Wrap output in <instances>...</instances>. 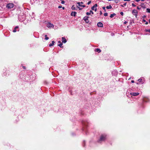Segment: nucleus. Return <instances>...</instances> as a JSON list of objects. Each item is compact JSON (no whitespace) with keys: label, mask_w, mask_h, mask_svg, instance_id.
<instances>
[{"label":"nucleus","mask_w":150,"mask_h":150,"mask_svg":"<svg viewBox=\"0 0 150 150\" xmlns=\"http://www.w3.org/2000/svg\"><path fill=\"white\" fill-rule=\"evenodd\" d=\"M102 14V13L101 11L100 12V15H101Z\"/></svg>","instance_id":"obj_36"},{"label":"nucleus","mask_w":150,"mask_h":150,"mask_svg":"<svg viewBox=\"0 0 150 150\" xmlns=\"http://www.w3.org/2000/svg\"><path fill=\"white\" fill-rule=\"evenodd\" d=\"M62 41L63 43H65L67 42L66 40L64 37L62 38Z\"/></svg>","instance_id":"obj_10"},{"label":"nucleus","mask_w":150,"mask_h":150,"mask_svg":"<svg viewBox=\"0 0 150 150\" xmlns=\"http://www.w3.org/2000/svg\"><path fill=\"white\" fill-rule=\"evenodd\" d=\"M71 9L73 10H76V8L74 6H72L71 7Z\"/></svg>","instance_id":"obj_17"},{"label":"nucleus","mask_w":150,"mask_h":150,"mask_svg":"<svg viewBox=\"0 0 150 150\" xmlns=\"http://www.w3.org/2000/svg\"><path fill=\"white\" fill-rule=\"evenodd\" d=\"M148 24V22H146V23H145V24L147 25Z\"/></svg>","instance_id":"obj_42"},{"label":"nucleus","mask_w":150,"mask_h":150,"mask_svg":"<svg viewBox=\"0 0 150 150\" xmlns=\"http://www.w3.org/2000/svg\"><path fill=\"white\" fill-rule=\"evenodd\" d=\"M95 7H93V6H92V7H91V9L92 10H95V11H96V10H97V9L96 8H95Z\"/></svg>","instance_id":"obj_14"},{"label":"nucleus","mask_w":150,"mask_h":150,"mask_svg":"<svg viewBox=\"0 0 150 150\" xmlns=\"http://www.w3.org/2000/svg\"><path fill=\"white\" fill-rule=\"evenodd\" d=\"M83 125H85V124H84V123H83Z\"/></svg>","instance_id":"obj_50"},{"label":"nucleus","mask_w":150,"mask_h":150,"mask_svg":"<svg viewBox=\"0 0 150 150\" xmlns=\"http://www.w3.org/2000/svg\"><path fill=\"white\" fill-rule=\"evenodd\" d=\"M106 8L108 9H111L112 8V7L111 5H109V6H107Z\"/></svg>","instance_id":"obj_13"},{"label":"nucleus","mask_w":150,"mask_h":150,"mask_svg":"<svg viewBox=\"0 0 150 150\" xmlns=\"http://www.w3.org/2000/svg\"><path fill=\"white\" fill-rule=\"evenodd\" d=\"M137 11L136 10L134 9L132 11V13L133 15L136 16L137 13Z\"/></svg>","instance_id":"obj_6"},{"label":"nucleus","mask_w":150,"mask_h":150,"mask_svg":"<svg viewBox=\"0 0 150 150\" xmlns=\"http://www.w3.org/2000/svg\"><path fill=\"white\" fill-rule=\"evenodd\" d=\"M90 14L91 13L93 14V13L92 11H90Z\"/></svg>","instance_id":"obj_31"},{"label":"nucleus","mask_w":150,"mask_h":150,"mask_svg":"<svg viewBox=\"0 0 150 150\" xmlns=\"http://www.w3.org/2000/svg\"><path fill=\"white\" fill-rule=\"evenodd\" d=\"M62 44L61 43L60 44H59L58 45V46H59V47H62Z\"/></svg>","instance_id":"obj_19"},{"label":"nucleus","mask_w":150,"mask_h":150,"mask_svg":"<svg viewBox=\"0 0 150 150\" xmlns=\"http://www.w3.org/2000/svg\"><path fill=\"white\" fill-rule=\"evenodd\" d=\"M120 14L121 15L123 16V12H121L120 13Z\"/></svg>","instance_id":"obj_33"},{"label":"nucleus","mask_w":150,"mask_h":150,"mask_svg":"<svg viewBox=\"0 0 150 150\" xmlns=\"http://www.w3.org/2000/svg\"><path fill=\"white\" fill-rule=\"evenodd\" d=\"M130 94L132 96H137L139 94V93H134V92H132V93H130Z\"/></svg>","instance_id":"obj_4"},{"label":"nucleus","mask_w":150,"mask_h":150,"mask_svg":"<svg viewBox=\"0 0 150 150\" xmlns=\"http://www.w3.org/2000/svg\"><path fill=\"white\" fill-rule=\"evenodd\" d=\"M47 26L48 27V28H50V27H52V28H53L54 27V25L50 23H48L47 24Z\"/></svg>","instance_id":"obj_5"},{"label":"nucleus","mask_w":150,"mask_h":150,"mask_svg":"<svg viewBox=\"0 0 150 150\" xmlns=\"http://www.w3.org/2000/svg\"><path fill=\"white\" fill-rule=\"evenodd\" d=\"M89 17L87 16H85L83 18V20L85 21L86 23H88L89 22V20H88Z\"/></svg>","instance_id":"obj_3"},{"label":"nucleus","mask_w":150,"mask_h":150,"mask_svg":"<svg viewBox=\"0 0 150 150\" xmlns=\"http://www.w3.org/2000/svg\"><path fill=\"white\" fill-rule=\"evenodd\" d=\"M104 16H108V13H105L104 14Z\"/></svg>","instance_id":"obj_23"},{"label":"nucleus","mask_w":150,"mask_h":150,"mask_svg":"<svg viewBox=\"0 0 150 150\" xmlns=\"http://www.w3.org/2000/svg\"><path fill=\"white\" fill-rule=\"evenodd\" d=\"M90 14V13H89V12H87L86 13V14L87 15V16H89Z\"/></svg>","instance_id":"obj_22"},{"label":"nucleus","mask_w":150,"mask_h":150,"mask_svg":"<svg viewBox=\"0 0 150 150\" xmlns=\"http://www.w3.org/2000/svg\"><path fill=\"white\" fill-rule=\"evenodd\" d=\"M142 79H140L138 80V81L139 82H141L142 81Z\"/></svg>","instance_id":"obj_21"},{"label":"nucleus","mask_w":150,"mask_h":150,"mask_svg":"<svg viewBox=\"0 0 150 150\" xmlns=\"http://www.w3.org/2000/svg\"><path fill=\"white\" fill-rule=\"evenodd\" d=\"M105 7H103V9L105 11H106L105 9Z\"/></svg>","instance_id":"obj_27"},{"label":"nucleus","mask_w":150,"mask_h":150,"mask_svg":"<svg viewBox=\"0 0 150 150\" xmlns=\"http://www.w3.org/2000/svg\"><path fill=\"white\" fill-rule=\"evenodd\" d=\"M130 0H124V1H129Z\"/></svg>","instance_id":"obj_38"},{"label":"nucleus","mask_w":150,"mask_h":150,"mask_svg":"<svg viewBox=\"0 0 150 150\" xmlns=\"http://www.w3.org/2000/svg\"><path fill=\"white\" fill-rule=\"evenodd\" d=\"M45 40H48L49 38L47 37V35H45Z\"/></svg>","instance_id":"obj_18"},{"label":"nucleus","mask_w":150,"mask_h":150,"mask_svg":"<svg viewBox=\"0 0 150 150\" xmlns=\"http://www.w3.org/2000/svg\"><path fill=\"white\" fill-rule=\"evenodd\" d=\"M146 32H148L150 33V29L149 30H146Z\"/></svg>","instance_id":"obj_24"},{"label":"nucleus","mask_w":150,"mask_h":150,"mask_svg":"<svg viewBox=\"0 0 150 150\" xmlns=\"http://www.w3.org/2000/svg\"><path fill=\"white\" fill-rule=\"evenodd\" d=\"M116 14L115 13H113V14H111L110 15V17L111 18H112L114 16H115Z\"/></svg>","instance_id":"obj_12"},{"label":"nucleus","mask_w":150,"mask_h":150,"mask_svg":"<svg viewBox=\"0 0 150 150\" xmlns=\"http://www.w3.org/2000/svg\"><path fill=\"white\" fill-rule=\"evenodd\" d=\"M134 81H133V80H132V81H131V82H132V83H134Z\"/></svg>","instance_id":"obj_39"},{"label":"nucleus","mask_w":150,"mask_h":150,"mask_svg":"<svg viewBox=\"0 0 150 150\" xmlns=\"http://www.w3.org/2000/svg\"><path fill=\"white\" fill-rule=\"evenodd\" d=\"M137 9L138 10H139L141 9V8H139V7H137Z\"/></svg>","instance_id":"obj_34"},{"label":"nucleus","mask_w":150,"mask_h":150,"mask_svg":"<svg viewBox=\"0 0 150 150\" xmlns=\"http://www.w3.org/2000/svg\"><path fill=\"white\" fill-rule=\"evenodd\" d=\"M78 8H79V10H81L82 9L81 8H80L79 7H78Z\"/></svg>","instance_id":"obj_41"},{"label":"nucleus","mask_w":150,"mask_h":150,"mask_svg":"<svg viewBox=\"0 0 150 150\" xmlns=\"http://www.w3.org/2000/svg\"><path fill=\"white\" fill-rule=\"evenodd\" d=\"M132 6H134V7H135L136 6V5H135L133 3H132Z\"/></svg>","instance_id":"obj_28"},{"label":"nucleus","mask_w":150,"mask_h":150,"mask_svg":"<svg viewBox=\"0 0 150 150\" xmlns=\"http://www.w3.org/2000/svg\"><path fill=\"white\" fill-rule=\"evenodd\" d=\"M106 135H102L101 136L100 139L98 140V142H101L102 141H104L106 139Z\"/></svg>","instance_id":"obj_1"},{"label":"nucleus","mask_w":150,"mask_h":150,"mask_svg":"<svg viewBox=\"0 0 150 150\" xmlns=\"http://www.w3.org/2000/svg\"><path fill=\"white\" fill-rule=\"evenodd\" d=\"M14 6L13 3H9L7 4L6 7L8 9H11Z\"/></svg>","instance_id":"obj_2"},{"label":"nucleus","mask_w":150,"mask_h":150,"mask_svg":"<svg viewBox=\"0 0 150 150\" xmlns=\"http://www.w3.org/2000/svg\"><path fill=\"white\" fill-rule=\"evenodd\" d=\"M62 9H64V7H62Z\"/></svg>","instance_id":"obj_47"},{"label":"nucleus","mask_w":150,"mask_h":150,"mask_svg":"<svg viewBox=\"0 0 150 150\" xmlns=\"http://www.w3.org/2000/svg\"><path fill=\"white\" fill-rule=\"evenodd\" d=\"M126 3H125V4H124V6H126Z\"/></svg>","instance_id":"obj_44"},{"label":"nucleus","mask_w":150,"mask_h":150,"mask_svg":"<svg viewBox=\"0 0 150 150\" xmlns=\"http://www.w3.org/2000/svg\"><path fill=\"white\" fill-rule=\"evenodd\" d=\"M54 41H52V43H50L49 44V46L50 47H51L52 46H53L54 45Z\"/></svg>","instance_id":"obj_11"},{"label":"nucleus","mask_w":150,"mask_h":150,"mask_svg":"<svg viewBox=\"0 0 150 150\" xmlns=\"http://www.w3.org/2000/svg\"><path fill=\"white\" fill-rule=\"evenodd\" d=\"M16 29H15H15H14L13 30V32H16Z\"/></svg>","instance_id":"obj_29"},{"label":"nucleus","mask_w":150,"mask_h":150,"mask_svg":"<svg viewBox=\"0 0 150 150\" xmlns=\"http://www.w3.org/2000/svg\"><path fill=\"white\" fill-rule=\"evenodd\" d=\"M77 4L79 5V6L82 7H85V6L84 5H81V4H83V2H78L77 3Z\"/></svg>","instance_id":"obj_7"},{"label":"nucleus","mask_w":150,"mask_h":150,"mask_svg":"<svg viewBox=\"0 0 150 150\" xmlns=\"http://www.w3.org/2000/svg\"><path fill=\"white\" fill-rule=\"evenodd\" d=\"M97 25L98 27H102L103 26V23L101 22H98L97 24Z\"/></svg>","instance_id":"obj_9"},{"label":"nucleus","mask_w":150,"mask_h":150,"mask_svg":"<svg viewBox=\"0 0 150 150\" xmlns=\"http://www.w3.org/2000/svg\"><path fill=\"white\" fill-rule=\"evenodd\" d=\"M93 6L95 8L97 6V4H96L94 6Z\"/></svg>","instance_id":"obj_26"},{"label":"nucleus","mask_w":150,"mask_h":150,"mask_svg":"<svg viewBox=\"0 0 150 150\" xmlns=\"http://www.w3.org/2000/svg\"><path fill=\"white\" fill-rule=\"evenodd\" d=\"M149 23H150V20H149Z\"/></svg>","instance_id":"obj_51"},{"label":"nucleus","mask_w":150,"mask_h":150,"mask_svg":"<svg viewBox=\"0 0 150 150\" xmlns=\"http://www.w3.org/2000/svg\"><path fill=\"white\" fill-rule=\"evenodd\" d=\"M141 1H144V0H141Z\"/></svg>","instance_id":"obj_48"},{"label":"nucleus","mask_w":150,"mask_h":150,"mask_svg":"<svg viewBox=\"0 0 150 150\" xmlns=\"http://www.w3.org/2000/svg\"><path fill=\"white\" fill-rule=\"evenodd\" d=\"M76 12L75 11H73L72 12L71 14V16H76Z\"/></svg>","instance_id":"obj_8"},{"label":"nucleus","mask_w":150,"mask_h":150,"mask_svg":"<svg viewBox=\"0 0 150 150\" xmlns=\"http://www.w3.org/2000/svg\"><path fill=\"white\" fill-rule=\"evenodd\" d=\"M91 2V1H89V2H88L87 3V4L88 5H89V4H90Z\"/></svg>","instance_id":"obj_25"},{"label":"nucleus","mask_w":150,"mask_h":150,"mask_svg":"<svg viewBox=\"0 0 150 150\" xmlns=\"http://www.w3.org/2000/svg\"><path fill=\"white\" fill-rule=\"evenodd\" d=\"M18 26H16L15 27V28L16 29V28H18Z\"/></svg>","instance_id":"obj_37"},{"label":"nucleus","mask_w":150,"mask_h":150,"mask_svg":"<svg viewBox=\"0 0 150 150\" xmlns=\"http://www.w3.org/2000/svg\"><path fill=\"white\" fill-rule=\"evenodd\" d=\"M23 68L24 69H25V67H24V66H23Z\"/></svg>","instance_id":"obj_46"},{"label":"nucleus","mask_w":150,"mask_h":150,"mask_svg":"<svg viewBox=\"0 0 150 150\" xmlns=\"http://www.w3.org/2000/svg\"><path fill=\"white\" fill-rule=\"evenodd\" d=\"M141 6L142 8H145V6L144 3H142L141 5Z\"/></svg>","instance_id":"obj_16"},{"label":"nucleus","mask_w":150,"mask_h":150,"mask_svg":"<svg viewBox=\"0 0 150 150\" xmlns=\"http://www.w3.org/2000/svg\"><path fill=\"white\" fill-rule=\"evenodd\" d=\"M146 17V16H143V18H145Z\"/></svg>","instance_id":"obj_45"},{"label":"nucleus","mask_w":150,"mask_h":150,"mask_svg":"<svg viewBox=\"0 0 150 150\" xmlns=\"http://www.w3.org/2000/svg\"><path fill=\"white\" fill-rule=\"evenodd\" d=\"M143 21L144 22H146V20H145L144 19H143Z\"/></svg>","instance_id":"obj_43"},{"label":"nucleus","mask_w":150,"mask_h":150,"mask_svg":"<svg viewBox=\"0 0 150 150\" xmlns=\"http://www.w3.org/2000/svg\"><path fill=\"white\" fill-rule=\"evenodd\" d=\"M96 51L98 52H101V50L99 49H97L96 50Z\"/></svg>","instance_id":"obj_15"},{"label":"nucleus","mask_w":150,"mask_h":150,"mask_svg":"<svg viewBox=\"0 0 150 150\" xmlns=\"http://www.w3.org/2000/svg\"><path fill=\"white\" fill-rule=\"evenodd\" d=\"M127 23V22L125 21V22H124V24H126Z\"/></svg>","instance_id":"obj_35"},{"label":"nucleus","mask_w":150,"mask_h":150,"mask_svg":"<svg viewBox=\"0 0 150 150\" xmlns=\"http://www.w3.org/2000/svg\"><path fill=\"white\" fill-rule=\"evenodd\" d=\"M135 0L137 2H139L140 1V0Z\"/></svg>","instance_id":"obj_40"},{"label":"nucleus","mask_w":150,"mask_h":150,"mask_svg":"<svg viewBox=\"0 0 150 150\" xmlns=\"http://www.w3.org/2000/svg\"><path fill=\"white\" fill-rule=\"evenodd\" d=\"M58 8H62V6H61L60 5V6H58Z\"/></svg>","instance_id":"obj_32"},{"label":"nucleus","mask_w":150,"mask_h":150,"mask_svg":"<svg viewBox=\"0 0 150 150\" xmlns=\"http://www.w3.org/2000/svg\"><path fill=\"white\" fill-rule=\"evenodd\" d=\"M58 42L60 43V42H60V41H59Z\"/></svg>","instance_id":"obj_49"},{"label":"nucleus","mask_w":150,"mask_h":150,"mask_svg":"<svg viewBox=\"0 0 150 150\" xmlns=\"http://www.w3.org/2000/svg\"><path fill=\"white\" fill-rule=\"evenodd\" d=\"M64 3H65V2H64V1H62V2H61V3H62V4H64Z\"/></svg>","instance_id":"obj_30"},{"label":"nucleus","mask_w":150,"mask_h":150,"mask_svg":"<svg viewBox=\"0 0 150 150\" xmlns=\"http://www.w3.org/2000/svg\"><path fill=\"white\" fill-rule=\"evenodd\" d=\"M146 11L148 13H150V8H147L146 9Z\"/></svg>","instance_id":"obj_20"}]
</instances>
